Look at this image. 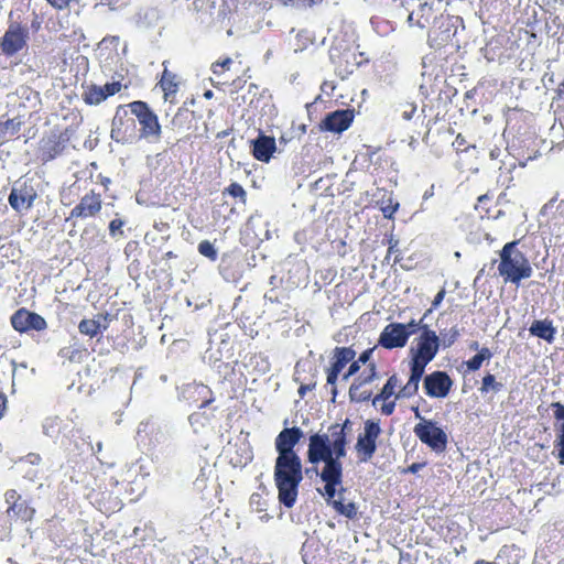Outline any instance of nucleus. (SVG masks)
I'll return each instance as SVG.
<instances>
[{"label":"nucleus","mask_w":564,"mask_h":564,"mask_svg":"<svg viewBox=\"0 0 564 564\" xmlns=\"http://www.w3.org/2000/svg\"><path fill=\"white\" fill-rule=\"evenodd\" d=\"M350 427L351 422L346 419L343 424H332L328 427V433L312 434L308 438L307 460L313 465L324 463L319 477L325 482L323 495L326 497L327 503L338 514L347 519H355L358 508L352 501L345 502L343 494L347 489L341 487L343 464L340 459L347 454V430Z\"/></svg>","instance_id":"obj_1"},{"label":"nucleus","mask_w":564,"mask_h":564,"mask_svg":"<svg viewBox=\"0 0 564 564\" xmlns=\"http://www.w3.org/2000/svg\"><path fill=\"white\" fill-rule=\"evenodd\" d=\"M303 431L297 427H285L275 437L274 445L278 457L274 465V484L281 505L292 508L299 496V487L303 480L302 462L294 451L303 437Z\"/></svg>","instance_id":"obj_2"},{"label":"nucleus","mask_w":564,"mask_h":564,"mask_svg":"<svg viewBox=\"0 0 564 564\" xmlns=\"http://www.w3.org/2000/svg\"><path fill=\"white\" fill-rule=\"evenodd\" d=\"M440 346V337L429 325H424L415 346L410 348V377L408 382L400 387L397 398H413L417 394L425 368L437 355Z\"/></svg>","instance_id":"obj_3"},{"label":"nucleus","mask_w":564,"mask_h":564,"mask_svg":"<svg viewBox=\"0 0 564 564\" xmlns=\"http://www.w3.org/2000/svg\"><path fill=\"white\" fill-rule=\"evenodd\" d=\"M519 240L507 242L499 251L498 273L505 283L519 285L531 278L533 269L527 256L518 249Z\"/></svg>","instance_id":"obj_4"},{"label":"nucleus","mask_w":564,"mask_h":564,"mask_svg":"<svg viewBox=\"0 0 564 564\" xmlns=\"http://www.w3.org/2000/svg\"><path fill=\"white\" fill-rule=\"evenodd\" d=\"M131 116L135 118L140 128L139 135L149 142H158L162 137V127L158 115L151 109L148 102L134 100L127 105Z\"/></svg>","instance_id":"obj_5"},{"label":"nucleus","mask_w":564,"mask_h":564,"mask_svg":"<svg viewBox=\"0 0 564 564\" xmlns=\"http://www.w3.org/2000/svg\"><path fill=\"white\" fill-rule=\"evenodd\" d=\"M115 488L116 485L111 478L107 479L105 476L96 478V486L89 490L87 498L102 513H113L122 506Z\"/></svg>","instance_id":"obj_6"},{"label":"nucleus","mask_w":564,"mask_h":564,"mask_svg":"<svg viewBox=\"0 0 564 564\" xmlns=\"http://www.w3.org/2000/svg\"><path fill=\"white\" fill-rule=\"evenodd\" d=\"M382 433L380 422L375 420H367L364 423V432H361L355 444V451L360 462L370 460L376 451L377 442Z\"/></svg>","instance_id":"obj_7"},{"label":"nucleus","mask_w":564,"mask_h":564,"mask_svg":"<svg viewBox=\"0 0 564 564\" xmlns=\"http://www.w3.org/2000/svg\"><path fill=\"white\" fill-rule=\"evenodd\" d=\"M413 432L423 444L433 451L442 453L446 449L447 435L434 421L422 419L415 424Z\"/></svg>","instance_id":"obj_8"},{"label":"nucleus","mask_w":564,"mask_h":564,"mask_svg":"<svg viewBox=\"0 0 564 564\" xmlns=\"http://www.w3.org/2000/svg\"><path fill=\"white\" fill-rule=\"evenodd\" d=\"M69 138L66 131L53 129L40 140L39 158L44 162H48L61 155L68 142Z\"/></svg>","instance_id":"obj_9"},{"label":"nucleus","mask_w":564,"mask_h":564,"mask_svg":"<svg viewBox=\"0 0 564 564\" xmlns=\"http://www.w3.org/2000/svg\"><path fill=\"white\" fill-rule=\"evenodd\" d=\"M356 357L352 347H335L330 358V365L326 368V382L333 387V394L336 395V383L343 369Z\"/></svg>","instance_id":"obj_10"},{"label":"nucleus","mask_w":564,"mask_h":564,"mask_svg":"<svg viewBox=\"0 0 564 564\" xmlns=\"http://www.w3.org/2000/svg\"><path fill=\"white\" fill-rule=\"evenodd\" d=\"M4 501L8 505L7 516L20 520L24 523L31 522L36 513L34 507L23 499L15 489H8L4 492Z\"/></svg>","instance_id":"obj_11"},{"label":"nucleus","mask_w":564,"mask_h":564,"mask_svg":"<svg viewBox=\"0 0 564 564\" xmlns=\"http://www.w3.org/2000/svg\"><path fill=\"white\" fill-rule=\"evenodd\" d=\"M37 193L30 181L18 182L11 189L8 202L17 213H23L32 208Z\"/></svg>","instance_id":"obj_12"},{"label":"nucleus","mask_w":564,"mask_h":564,"mask_svg":"<svg viewBox=\"0 0 564 564\" xmlns=\"http://www.w3.org/2000/svg\"><path fill=\"white\" fill-rule=\"evenodd\" d=\"M10 322L13 329L20 334L31 330L43 332L47 328V323L42 315L31 312L25 307L17 310L11 315Z\"/></svg>","instance_id":"obj_13"},{"label":"nucleus","mask_w":564,"mask_h":564,"mask_svg":"<svg viewBox=\"0 0 564 564\" xmlns=\"http://www.w3.org/2000/svg\"><path fill=\"white\" fill-rule=\"evenodd\" d=\"M102 209L101 194L96 193L95 189L87 192L79 200L78 204L70 210L66 221L70 219H88L97 217Z\"/></svg>","instance_id":"obj_14"},{"label":"nucleus","mask_w":564,"mask_h":564,"mask_svg":"<svg viewBox=\"0 0 564 564\" xmlns=\"http://www.w3.org/2000/svg\"><path fill=\"white\" fill-rule=\"evenodd\" d=\"M127 105H120L116 109L111 126V137L117 141H127L135 133V118L131 117Z\"/></svg>","instance_id":"obj_15"},{"label":"nucleus","mask_w":564,"mask_h":564,"mask_svg":"<svg viewBox=\"0 0 564 564\" xmlns=\"http://www.w3.org/2000/svg\"><path fill=\"white\" fill-rule=\"evenodd\" d=\"M453 380L445 371L436 370L423 379L424 392L430 398L444 399L453 387Z\"/></svg>","instance_id":"obj_16"},{"label":"nucleus","mask_w":564,"mask_h":564,"mask_svg":"<svg viewBox=\"0 0 564 564\" xmlns=\"http://www.w3.org/2000/svg\"><path fill=\"white\" fill-rule=\"evenodd\" d=\"M409 341V333H405L403 323H390L384 326L379 335L378 345L382 348L392 350L403 348Z\"/></svg>","instance_id":"obj_17"},{"label":"nucleus","mask_w":564,"mask_h":564,"mask_svg":"<svg viewBox=\"0 0 564 564\" xmlns=\"http://www.w3.org/2000/svg\"><path fill=\"white\" fill-rule=\"evenodd\" d=\"M354 110H335L326 115L319 128L322 131L340 133L347 130L354 121Z\"/></svg>","instance_id":"obj_18"},{"label":"nucleus","mask_w":564,"mask_h":564,"mask_svg":"<svg viewBox=\"0 0 564 564\" xmlns=\"http://www.w3.org/2000/svg\"><path fill=\"white\" fill-rule=\"evenodd\" d=\"M26 44V32L19 25H10L0 41V47L4 55L13 56Z\"/></svg>","instance_id":"obj_19"},{"label":"nucleus","mask_w":564,"mask_h":564,"mask_svg":"<svg viewBox=\"0 0 564 564\" xmlns=\"http://www.w3.org/2000/svg\"><path fill=\"white\" fill-rule=\"evenodd\" d=\"M111 321L112 316L109 313H98L93 318H83L78 324V332L94 338L108 329Z\"/></svg>","instance_id":"obj_20"},{"label":"nucleus","mask_w":564,"mask_h":564,"mask_svg":"<svg viewBox=\"0 0 564 564\" xmlns=\"http://www.w3.org/2000/svg\"><path fill=\"white\" fill-rule=\"evenodd\" d=\"M166 62L163 63L164 69L158 82V86L163 91V99L166 102L175 104L176 95L180 90L181 80L177 74L173 73L166 67Z\"/></svg>","instance_id":"obj_21"},{"label":"nucleus","mask_w":564,"mask_h":564,"mask_svg":"<svg viewBox=\"0 0 564 564\" xmlns=\"http://www.w3.org/2000/svg\"><path fill=\"white\" fill-rule=\"evenodd\" d=\"M251 153L258 161L268 163L276 150L275 139L260 134L256 140H252Z\"/></svg>","instance_id":"obj_22"},{"label":"nucleus","mask_w":564,"mask_h":564,"mask_svg":"<svg viewBox=\"0 0 564 564\" xmlns=\"http://www.w3.org/2000/svg\"><path fill=\"white\" fill-rule=\"evenodd\" d=\"M171 128L176 132L196 130V115L186 107H180L171 120Z\"/></svg>","instance_id":"obj_23"},{"label":"nucleus","mask_w":564,"mask_h":564,"mask_svg":"<svg viewBox=\"0 0 564 564\" xmlns=\"http://www.w3.org/2000/svg\"><path fill=\"white\" fill-rule=\"evenodd\" d=\"M58 356L69 364H82L88 358L89 350L84 344L73 343L68 346L62 347L58 350Z\"/></svg>","instance_id":"obj_24"},{"label":"nucleus","mask_w":564,"mask_h":564,"mask_svg":"<svg viewBox=\"0 0 564 564\" xmlns=\"http://www.w3.org/2000/svg\"><path fill=\"white\" fill-rule=\"evenodd\" d=\"M529 332L532 336L544 339L550 344L554 341L556 335V328L554 327L553 322L547 318L534 321L531 324Z\"/></svg>","instance_id":"obj_25"},{"label":"nucleus","mask_w":564,"mask_h":564,"mask_svg":"<svg viewBox=\"0 0 564 564\" xmlns=\"http://www.w3.org/2000/svg\"><path fill=\"white\" fill-rule=\"evenodd\" d=\"M398 387H400V380L398 376L393 373L388 378L381 391L372 399L373 405H376L378 401H388L392 397H394V399L398 400L399 398H397V394L399 393V391L395 392V389Z\"/></svg>","instance_id":"obj_26"},{"label":"nucleus","mask_w":564,"mask_h":564,"mask_svg":"<svg viewBox=\"0 0 564 564\" xmlns=\"http://www.w3.org/2000/svg\"><path fill=\"white\" fill-rule=\"evenodd\" d=\"M83 100L86 105L96 106L106 100V95L101 90V86L90 84L84 87Z\"/></svg>","instance_id":"obj_27"},{"label":"nucleus","mask_w":564,"mask_h":564,"mask_svg":"<svg viewBox=\"0 0 564 564\" xmlns=\"http://www.w3.org/2000/svg\"><path fill=\"white\" fill-rule=\"evenodd\" d=\"M491 357L492 352L490 351V349L487 347H482L474 357L465 361V365L469 371H477L480 369L482 362L485 360H489Z\"/></svg>","instance_id":"obj_28"},{"label":"nucleus","mask_w":564,"mask_h":564,"mask_svg":"<svg viewBox=\"0 0 564 564\" xmlns=\"http://www.w3.org/2000/svg\"><path fill=\"white\" fill-rule=\"evenodd\" d=\"M494 206V196L489 193L482 194L478 197L477 203L475 205L476 212L479 214L480 218H490L492 217L490 214V209Z\"/></svg>","instance_id":"obj_29"},{"label":"nucleus","mask_w":564,"mask_h":564,"mask_svg":"<svg viewBox=\"0 0 564 564\" xmlns=\"http://www.w3.org/2000/svg\"><path fill=\"white\" fill-rule=\"evenodd\" d=\"M20 130V122H15L14 119H8L6 121H0V147L9 141V139L6 138L8 133L10 135H14Z\"/></svg>","instance_id":"obj_30"},{"label":"nucleus","mask_w":564,"mask_h":564,"mask_svg":"<svg viewBox=\"0 0 564 564\" xmlns=\"http://www.w3.org/2000/svg\"><path fill=\"white\" fill-rule=\"evenodd\" d=\"M503 388L501 382L496 380V377L492 373H487L481 380L480 392L488 393L489 391L499 392Z\"/></svg>","instance_id":"obj_31"},{"label":"nucleus","mask_w":564,"mask_h":564,"mask_svg":"<svg viewBox=\"0 0 564 564\" xmlns=\"http://www.w3.org/2000/svg\"><path fill=\"white\" fill-rule=\"evenodd\" d=\"M362 383L355 381L349 388V395L351 400H356L358 402H365L370 400L372 393L371 391L361 390Z\"/></svg>","instance_id":"obj_32"},{"label":"nucleus","mask_w":564,"mask_h":564,"mask_svg":"<svg viewBox=\"0 0 564 564\" xmlns=\"http://www.w3.org/2000/svg\"><path fill=\"white\" fill-rule=\"evenodd\" d=\"M230 195L234 198H238L243 205L247 203V192L239 183H231L223 191V195Z\"/></svg>","instance_id":"obj_33"},{"label":"nucleus","mask_w":564,"mask_h":564,"mask_svg":"<svg viewBox=\"0 0 564 564\" xmlns=\"http://www.w3.org/2000/svg\"><path fill=\"white\" fill-rule=\"evenodd\" d=\"M198 252L212 261H216L218 253L209 240H203L198 243Z\"/></svg>","instance_id":"obj_34"},{"label":"nucleus","mask_w":564,"mask_h":564,"mask_svg":"<svg viewBox=\"0 0 564 564\" xmlns=\"http://www.w3.org/2000/svg\"><path fill=\"white\" fill-rule=\"evenodd\" d=\"M249 502L252 510L258 513L267 510V500L263 498L262 494L253 492Z\"/></svg>","instance_id":"obj_35"},{"label":"nucleus","mask_w":564,"mask_h":564,"mask_svg":"<svg viewBox=\"0 0 564 564\" xmlns=\"http://www.w3.org/2000/svg\"><path fill=\"white\" fill-rule=\"evenodd\" d=\"M377 378V366L375 362H370L368 365V370L365 371L358 379L355 381L360 382L362 384L371 383Z\"/></svg>","instance_id":"obj_36"},{"label":"nucleus","mask_w":564,"mask_h":564,"mask_svg":"<svg viewBox=\"0 0 564 564\" xmlns=\"http://www.w3.org/2000/svg\"><path fill=\"white\" fill-rule=\"evenodd\" d=\"M232 64V59L230 57H224L212 65V70L215 75H223L226 70L229 69Z\"/></svg>","instance_id":"obj_37"},{"label":"nucleus","mask_w":564,"mask_h":564,"mask_svg":"<svg viewBox=\"0 0 564 564\" xmlns=\"http://www.w3.org/2000/svg\"><path fill=\"white\" fill-rule=\"evenodd\" d=\"M564 3L563 0H536V4L545 12L552 13L556 11Z\"/></svg>","instance_id":"obj_38"},{"label":"nucleus","mask_w":564,"mask_h":564,"mask_svg":"<svg viewBox=\"0 0 564 564\" xmlns=\"http://www.w3.org/2000/svg\"><path fill=\"white\" fill-rule=\"evenodd\" d=\"M11 523L4 514L0 513V542L7 540L11 534Z\"/></svg>","instance_id":"obj_39"},{"label":"nucleus","mask_w":564,"mask_h":564,"mask_svg":"<svg viewBox=\"0 0 564 564\" xmlns=\"http://www.w3.org/2000/svg\"><path fill=\"white\" fill-rule=\"evenodd\" d=\"M424 318V316L420 321L412 318L409 323L403 324V326H405V333H409V338L419 330L422 333V327L425 325L423 324Z\"/></svg>","instance_id":"obj_40"},{"label":"nucleus","mask_w":564,"mask_h":564,"mask_svg":"<svg viewBox=\"0 0 564 564\" xmlns=\"http://www.w3.org/2000/svg\"><path fill=\"white\" fill-rule=\"evenodd\" d=\"M401 117L404 120H411L416 111L414 102H404L400 105Z\"/></svg>","instance_id":"obj_41"},{"label":"nucleus","mask_w":564,"mask_h":564,"mask_svg":"<svg viewBox=\"0 0 564 564\" xmlns=\"http://www.w3.org/2000/svg\"><path fill=\"white\" fill-rule=\"evenodd\" d=\"M121 88L122 85L120 82L107 83L104 86H101V90L104 95H106V99L110 96L118 94L121 90Z\"/></svg>","instance_id":"obj_42"},{"label":"nucleus","mask_w":564,"mask_h":564,"mask_svg":"<svg viewBox=\"0 0 564 564\" xmlns=\"http://www.w3.org/2000/svg\"><path fill=\"white\" fill-rule=\"evenodd\" d=\"M399 208V203H393L392 199H389L388 204L381 206V212L387 219H392L394 214Z\"/></svg>","instance_id":"obj_43"},{"label":"nucleus","mask_w":564,"mask_h":564,"mask_svg":"<svg viewBox=\"0 0 564 564\" xmlns=\"http://www.w3.org/2000/svg\"><path fill=\"white\" fill-rule=\"evenodd\" d=\"M446 291L442 288L438 293L434 296L431 307L424 313V317H427L434 310H436L445 297Z\"/></svg>","instance_id":"obj_44"},{"label":"nucleus","mask_w":564,"mask_h":564,"mask_svg":"<svg viewBox=\"0 0 564 564\" xmlns=\"http://www.w3.org/2000/svg\"><path fill=\"white\" fill-rule=\"evenodd\" d=\"M459 337V329L454 326L449 329L448 335H446L443 339V346L445 348L451 347Z\"/></svg>","instance_id":"obj_45"},{"label":"nucleus","mask_w":564,"mask_h":564,"mask_svg":"<svg viewBox=\"0 0 564 564\" xmlns=\"http://www.w3.org/2000/svg\"><path fill=\"white\" fill-rule=\"evenodd\" d=\"M348 370L343 375V380L347 381L351 376L356 375L360 370V362L358 360L352 359L349 362Z\"/></svg>","instance_id":"obj_46"},{"label":"nucleus","mask_w":564,"mask_h":564,"mask_svg":"<svg viewBox=\"0 0 564 564\" xmlns=\"http://www.w3.org/2000/svg\"><path fill=\"white\" fill-rule=\"evenodd\" d=\"M554 448L557 451L558 464L564 465V438H555Z\"/></svg>","instance_id":"obj_47"},{"label":"nucleus","mask_w":564,"mask_h":564,"mask_svg":"<svg viewBox=\"0 0 564 564\" xmlns=\"http://www.w3.org/2000/svg\"><path fill=\"white\" fill-rule=\"evenodd\" d=\"M453 144L457 151L465 152L468 150L466 138L460 133L457 134Z\"/></svg>","instance_id":"obj_48"},{"label":"nucleus","mask_w":564,"mask_h":564,"mask_svg":"<svg viewBox=\"0 0 564 564\" xmlns=\"http://www.w3.org/2000/svg\"><path fill=\"white\" fill-rule=\"evenodd\" d=\"M395 410V399L390 401H383V404L381 406V413L389 416L391 415Z\"/></svg>","instance_id":"obj_49"},{"label":"nucleus","mask_w":564,"mask_h":564,"mask_svg":"<svg viewBox=\"0 0 564 564\" xmlns=\"http://www.w3.org/2000/svg\"><path fill=\"white\" fill-rule=\"evenodd\" d=\"M551 408L554 411V419L560 421L564 417V405L561 402H553Z\"/></svg>","instance_id":"obj_50"},{"label":"nucleus","mask_w":564,"mask_h":564,"mask_svg":"<svg viewBox=\"0 0 564 564\" xmlns=\"http://www.w3.org/2000/svg\"><path fill=\"white\" fill-rule=\"evenodd\" d=\"M123 226V221L119 218H115L109 223V232L110 235H115L118 230Z\"/></svg>","instance_id":"obj_51"},{"label":"nucleus","mask_w":564,"mask_h":564,"mask_svg":"<svg viewBox=\"0 0 564 564\" xmlns=\"http://www.w3.org/2000/svg\"><path fill=\"white\" fill-rule=\"evenodd\" d=\"M425 463H413L411 464L406 469H403V474H416L419 470H421L424 467Z\"/></svg>","instance_id":"obj_52"},{"label":"nucleus","mask_w":564,"mask_h":564,"mask_svg":"<svg viewBox=\"0 0 564 564\" xmlns=\"http://www.w3.org/2000/svg\"><path fill=\"white\" fill-rule=\"evenodd\" d=\"M372 352H373V348H368V349L364 350V351L359 355V357H358V359H357V360H358L360 364H367V362L369 361V359L371 358Z\"/></svg>","instance_id":"obj_53"},{"label":"nucleus","mask_w":564,"mask_h":564,"mask_svg":"<svg viewBox=\"0 0 564 564\" xmlns=\"http://www.w3.org/2000/svg\"><path fill=\"white\" fill-rule=\"evenodd\" d=\"M200 389H202L203 391H206V393H208V394H209V397H208V398H206V399L202 402V404L199 405V408H202V409H203V408L208 406L212 402H214V398H213V392H212V390H209L207 387H205V386H200Z\"/></svg>","instance_id":"obj_54"},{"label":"nucleus","mask_w":564,"mask_h":564,"mask_svg":"<svg viewBox=\"0 0 564 564\" xmlns=\"http://www.w3.org/2000/svg\"><path fill=\"white\" fill-rule=\"evenodd\" d=\"M52 7L56 9L66 8L72 0H46Z\"/></svg>","instance_id":"obj_55"},{"label":"nucleus","mask_w":564,"mask_h":564,"mask_svg":"<svg viewBox=\"0 0 564 564\" xmlns=\"http://www.w3.org/2000/svg\"><path fill=\"white\" fill-rule=\"evenodd\" d=\"M97 178L98 183L104 187L105 192H107L109 189V185L111 184V180L102 174H99Z\"/></svg>","instance_id":"obj_56"},{"label":"nucleus","mask_w":564,"mask_h":564,"mask_svg":"<svg viewBox=\"0 0 564 564\" xmlns=\"http://www.w3.org/2000/svg\"><path fill=\"white\" fill-rule=\"evenodd\" d=\"M560 421H561V424L555 425L556 438H564V417Z\"/></svg>","instance_id":"obj_57"},{"label":"nucleus","mask_w":564,"mask_h":564,"mask_svg":"<svg viewBox=\"0 0 564 564\" xmlns=\"http://www.w3.org/2000/svg\"><path fill=\"white\" fill-rule=\"evenodd\" d=\"M7 408V398L3 393H0V419L3 416Z\"/></svg>","instance_id":"obj_58"},{"label":"nucleus","mask_w":564,"mask_h":564,"mask_svg":"<svg viewBox=\"0 0 564 564\" xmlns=\"http://www.w3.org/2000/svg\"><path fill=\"white\" fill-rule=\"evenodd\" d=\"M555 94L557 99H564V79L558 84Z\"/></svg>","instance_id":"obj_59"},{"label":"nucleus","mask_w":564,"mask_h":564,"mask_svg":"<svg viewBox=\"0 0 564 564\" xmlns=\"http://www.w3.org/2000/svg\"><path fill=\"white\" fill-rule=\"evenodd\" d=\"M28 458H29V462L32 463V464H36V463H40L41 462V456L40 454H35V453H30L28 455Z\"/></svg>","instance_id":"obj_60"},{"label":"nucleus","mask_w":564,"mask_h":564,"mask_svg":"<svg viewBox=\"0 0 564 564\" xmlns=\"http://www.w3.org/2000/svg\"><path fill=\"white\" fill-rule=\"evenodd\" d=\"M176 254L173 252V251H167L164 253V258L165 259H172V258H175Z\"/></svg>","instance_id":"obj_61"},{"label":"nucleus","mask_w":564,"mask_h":564,"mask_svg":"<svg viewBox=\"0 0 564 564\" xmlns=\"http://www.w3.org/2000/svg\"><path fill=\"white\" fill-rule=\"evenodd\" d=\"M213 96H214V93L209 89L204 93V97L206 99H210Z\"/></svg>","instance_id":"obj_62"},{"label":"nucleus","mask_w":564,"mask_h":564,"mask_svg":"<svg viewBox=\"0 0 564 564\" xmlns=\"http://www.w3.org/2000/svg\"><path fill=\"white\" fill-rule=\"evenodd\" d=\"M322 0H304V2L308 6H312V4H316L318 2H321Z\"/></svg>","instance_id":"obj_63"},{"label":"nucleus","mask_w":564,"mask_h":564,"mask_svg":"<svg viewBox=\"0 0 564 564\" xmlns=\"http://www.w3.org/2000/svg\"><path fill=\"white\" fill-rule=\"evenodd\" d=\"M475 564H495L494 562H487L485 560H477Z\"/></svg>","instance_id":"obj_64"}]
</instances>
